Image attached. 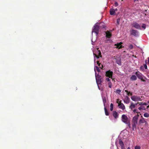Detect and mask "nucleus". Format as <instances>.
Returning <instances> with one entry per match:
<instances>
[{"mask_svg": "<svg viewBox=\"0 0 149 149\" xmlns=\"http://www.w3.org/2000/svg\"><path fill=\"white\" fill-rule=\"evenodd\" d=\"M135 74L138 79H140L141 81L145 82L146 81L145 79H147L139 71L135 73Z\"/></svg>", "mask_w": 149, "mask_h": 149, "instance_id": "nucleus-1", "label": "nucleus"}, {"mask_svg": "<svg viewBox=\"0 0 149 149\" xmlns=\"http://www.w3.org/2000/svg\"><path fill=\"white\" fill-rule=\"evenodd\" d=\"M138 124V119L136 117H133L132 121V126L133 130H134V128H136V125Z\"/></svg>", "mask_w": 149, "mask_h": 149, "instance_id": "nucleus-2", "label": "nucleus"}, {"mask_svg": "<svg viewBox=\"0 0 149 149\" xmlns=\"http://www.w3.org/2000/svg\"><path fill=\"white\" fill-rule=\"evenodd\" d=\"M121 119L122 121L125 124L130 121L127 116L125 114H123L122 116Z\"/></svg>", "mask_w": 149, "mask_h": 149, "instance_id": "nucleus-3", "label": "nucleus"}, {"mask_svg": "<svg viewBox=\"0 0 149 149\" xmlns=\"http://www.w3.org/2000/svg\"><path fill=\"white\" fill-rule=\"evenodd\" d=\"M100 29L99 26L97 25H95L94 26V29L92 31V32H94L95 33L96 35H97L99 33Z\"/></svg>", "mask_w": 149, "mask_h": 149, "instance_id": "nucleus-4", "label": "nucleus"}, {"mask_svg": "<svg viewBox=\"0 0 149 149\" xmlns=\"http://www.w3.org/2000/svg\"><path fill=\"white\" fill-rule=\"evenodd\" d=\"M113 74V72L112 71H110V70H108L106 72L105 76L107 77L111 78V79H112V80H113L112 78Z\"/></svg>", "mask_w": 149, "mask_h": 149, "instance_id": "nucleus-5", "label": "nucleus"}, {"mask_svg": "<svg viewBox=\"0 0 149 149\" xmlns=\"http://www.w3.org/2000/svg\"><path fill=\"white\" fill-rule=\"evenodd\" d=\"M96 81L97 83L100 84L102 81V79L101 76L98 75L96 77Z\"/></svg>", "mask_w": 149, "mask_h": 149, "instance_id": "nucleus-6", "label": "nucleus"}, {"mask_svg": "<svg viewBox=\"0 0 149 149\" xmlns=\"http://www.w3.org/2000/svg\"><path fill=\"white\" fill-rule=\"evenodd\" d=\"M132 26L135 28L139 29H141V27L139 24L136 22H134L132 24Z\"/></svg>", "mask_w": 149, "mask_h": 149, "instance_id": "nucleus-7", "label": "nucleus"}, {"mask_svg": "<svg viewBox=\"0 0 149 149\" xmlns=\"http://www.w3.org/2000/svg\"><path fill=\"white\" fill-rule=\"evenodd\" d=\"M131 99L133 101H134L141 100V99L140 97L135 95L132 96Z\"/></svg>", "mask_w": 149, "mask_h": 149, "instance_id": "nucleus-8", "label": "nucleus"}, {"mask_svg": "<svg viewBox=\"0 0 149 149\" xmlns=\"http://www.w3.org/2000/svg\"><path fill=\"white\" fill-rule=\"evenodd\" d=\"M141 117L142 118L140 119L138 122V125H141L142 123H147V121L146 120L142 117V116H141Z\"/></svg>", "mask_w": 149, "mask_h": 149, "instance_id": "nucleus-9", "label": "nucleus"}, {"mask_svg": "<svg viewBox=\"0 0 149 149\" xmlns=\"http://www.w3.org/2000/svg\"><path fill=\"white\" fill-rule=\"evenodd\" d=\"M130 33L132 35L136 36L138 35V31L134 29H132L130 31Z\"/></svg>", "mask_w": 149, "mask_h": 149, "instance_id": "nucleus-10", "label": "nucleus"}, {"mask_svg": "<svg viewBox=\"0 0 149 149\" xmlns=\"http://www.w3.org/2000/svg\"><path fill=\"white\" fill-rule=\"evenodd\" d=\"M119 143L121 147V149H124V145L123 142L121 140V139H119Z\"/></svg>", "mask_w": 149, "mask_h": 149, "instance_id": "nucleus-11", "label": "nucleus"}, {"mask_svg": "<svg viewBox=\"0 0 149 149\" xmlns=\"http://www.w3.org/2000/svg\"><path fill=\"white\" fill-rule=\"evenodd\" d=\"M118 106L120 108L122 109L123 110L125 109V106L123 103H121L120 102L119 103L118 102Z\"/></svg>", "mask_w": 149, "mask_h": 149, "instance_id": "nucleus-12", "label": "nucleus"}, {"mask_svg": "<svg viewBox=\"0 0 149 149\" xmlns=\"http://www.w3.org/2000/svg\"><path fill=\"white\" fill-rule=\"evenodd\" d=\"M122 42H120L119 43H118L117 44H115V46H116V48H118V49H120L122 48Z\"/></svg>", "mask_w": 149, "mask_h": 149, "instance_id": "nucleus-13", "label": "nucleus"}, {"mask_svg": "<svg viewBox=\"0 0 149 149\" xmlns=\"http://www.w3.org/2000/svg\"><path fill=\"white\" fill-rule=\"evenodd\" d=\"M97 55L96 54H95L94 53L93 54L95 55V56L97 58H99L100 57H102L101 52L99 50H97Z\"/></svg>", "mask_w": 149, "mask_h": 149, "instance_id": "nucleus-14", "label": "nucleus"}, {"mask_svg": "<svg viewBox=\"0 0 149 149\" xmlns=\"http://www.w3.org/2000/svg\"><path fill=\"white\" fill-rule=\"evenodd\" d=\"M139 104V102L134 104L132 103H131V105L130 106V108L132 110V109L135 108L136 106Z\"/></svg>", "mask_w": 149, "mask_h": 149, "instance_id": "nucleus-15", "label": "nucleus"}, {"mask_svg": "<svg viewBox=\"0 0 149 149\" xmlns=\"http://www.w3.org/2000/svg\"><path fill=\"white\" fill-rule=\"evenodd\" d=\"M130 99L128 96H126L125 99L124 100V102L126 104H128L129 103Z\"/></svg>", "mask_w": 149, "mask_h": 149, "instance_id": "nucleus-16", "label": "nucleus"}, {"mask_svg": "<svg viewBox=\"0 0 149 149\" xmlns=\"http://www.w3.org/2000/svg\"><path fill=\"white\" fill-rule=\"evenodd\" d=\"M106 37L108 38H110L111 36V34L109 31H107L106 32Z\"/></svg>", "mask_w": 149, "mask_h": 149, "instance_id": "nucleus-17", "label": "nucleus"}, {"mask_svg": "<svg viewBox=\"0 0 149 149\" xmlns=\"http://www.w3.org/2000/svg\"><path fill=\"white\" fill-rule=\"evenodd\" d=\"M113 116L115 118H116L118 117V114L116 111L113 112Z\"/></svg>", "mask_w": 149, "mask_h": 149, "instance_id": "nucleus-18", "label": "nucleus"}, {"mask_svg": "<svg viewBox=\"0 0 149 149\" xmlns=\"http://www.w3.org/2000/svg\"><path fill=\"white\" fill-rule=\"evenodd\" d=\"M116 14L115 12L114 9L111 8L110 10V14L111 15H115Z\"/></svg>", "mask_w": 149, "mask_h": 149, "instance_id": "nucleus-19", "label": "nucleus"}, {"mask_svg": "<svg viewBox=\"0 0 149 149\" xmlns=\"http://www.w3.org/2000/svg\"><path fill=\"white\" fill-rule=\"evenodd\" d=\"M130 79L132 81H135L137 79L136 76L134 75H132L130 77Z\"/></svg>", "mask_w": 149, "mask_h": 149, "instance_id": "nucleus-20", "label": "nucleus"}, {"mask_svg": "<svg viewBox=\"0 0 149 149\" xmlns=\"http://www.w3.org/2000/svg\"><path fill=\"white\" fill-rule=\"evenodd\" d=\"M116 60V63L119 65H121V61L120 59H117L116 58H115Z\"/></svg>", "mask_w": 149, "mask_h": 149, "instance_id": "nucleus-21", "label": "nucleus"}, {"mask_svg": "<svg viewBox=\"0 0 149 149\" xmlns=\"http://www.w3.org/2000/svg\"><path fill=\"white\" fill-rule=\"evenodd\" d=\"M139 105L140 106H142L143 105H145L146 106L148 105V104L146 103H143V102H141L140 103H139Z\"/></svg>", "mask_w": 149, "mask_h": 149, "instance_id": "nucleus-22", "label": "nucleus"}, {"mask_svg": "<svg viewBox=\"0 0 149 149\" xmlns=\"http://www.w3.org/2000/svg\"><path fill=\"white\" fill-rule=\"evenodd\" d=\"M105 114L106 116H108L109 114V112L108 111L107 109L105 107L104 108Z\"/></svg>", "mask_w": 149, "mask_h": 149, "instance_id": "nucleus-23", "label": "nucleus"}, {"mask_svg": "<svg viewBox=\"0 0 149 149\" xmlns=\"http://www.w3.org/2000/svg\"><path fill=\"white\" fill-rule=\"evenodd\" d=\"M143 116L145 117L148 118L149 117V114L147 113H145L143 114Z\"/></svg>", "mask_w": 149, "mask_h": 149, "instance_id": "nucleus-24", "label": "nucleus"}, {"mask_svg": "<svg viewBox=\"0 0 149 149\" xmlns=\"http://www.w3.org/2000/svg\"><path fill=\"white\" fill-rule=\"evenodd\" d=\"M97 63L98 65V66H99L100 67V68H101V69H102V68L103 67V66L102 65H101L102 67H101L100 66V65H101V63H99V61H97Z\"/></svg>", "mask_w": 149, "mask_h": 149, "instance_id": "nucleus-25", "label": "nucleus"}, {"mask_svg": "<svg viewBox=\"0 0 149 149\" xmlns=\"http://www.w3.org/2000/svg\"><path fill=\"white\" fill-rule=\"evenodd\" d=\"M113 109V104L112 103H111L110 104V110L112 111Z\"/></svg>", "mask_w": 149, "mask_h": 149, "instance_id": "nucleus-26", "label": "nucleus"}, {"mask_svg": "<svg viewBox=\"0 0 149 149\" xmlns=\"http://www.w3.org/2000/svg\"><path fill=\"white\" fill-rule=\"evenodd\" d=\"M126 124H127L128 126L129 127V128H131V124L130 123V121L126 123Z\"/></svg>", "mask_w": 149, "mask_h": 149, "instance_id": "nucleus-27", "label": "nucleus"}, {"mask_svg": "<svg viewBox=\"0 0 149 149\" xmlns=\"http://www.w3.org/2000/svg\"><path fill=\"white\" fill-rule=\"evenodd\" d=\"M129 47L130 49H132L133 48V45L132 44H130L129 46Z\"/></svg>", "mask_w": 149, "mask_h": 149, "instance_id": "nucleus-28", "label": "nucleus"}, {"mask_svg": "<svg viewBox=\"0 0 149 149\" xmlns=\"http://www.w3.org/2000/svg\"><path fill=\"white\" fill-rule=\"evenodd\" d=\"M109 85V87L111 88L112 87V83L111 82H109L108 84Z\"/></svg>", "mask_w": 149, "mask_h": 149, "instance_id": "nucleus-29", "label": "nucleus"}, {"mask_svg": "<svg viewBox=\"0 0 149 149\" xmlns=\"http://www.w3.org/2000/svg\"><path fill=\"white\" fill-rule=\"evenodd\" d=\"M116 93L119 94L121 92V90L120 89H118L116 90Z\"/></svg>", "mask_w": 149, "mask_h": 149, "instance_id": "nucleus-30", "label": "nucleus"}, {"mask_svg": "<svg viewBox=\"0 0 149 149\" xmlns=\"http://www.w3.org/2000/svg\"><path fill=\"white\" fill-rule=\"evenodd\" d=\"M146 25L144 24H143V25L142 26V28H143L144 29H146Z\"/></svg>", "mask_w": 149, "mask_h": 149, "instance_id": "nucleus-31", "label": "nucleus"}, {"mask_svg": "<svg viewBox=\"0 0 149 149\" xmlns=\"http://www.w3.org/2000/svg\"><path fill=\"white\" fill-rule=\"evenodd\" d=\"M145 105H143L141 106V107L142 108V110H145L146 109V107L145 106Z\"/></svg>", "mask_w": 149, "mask_h": 149, "instance_id": "nucleus-32", "label": "nucleus"}, {"mask_svg": "<svg viewBox=\"0 0 149 149\" xmlns=\"http://www.w3.org/2000/svg\"><path fill=\"white\" fill-rule=\"evenodd\" d=\"M125 91L126 92V93H127V94L128 95H129L130 94V92H129L128 91H127V90H125Z\"/></svg>", "mask_w": 149, "mask_h": 149, "instance_id": "nucleus-33", "label": "nucleus"}, {"mask_svg": "<svg viewBox=\"0 0 149 149\" xmlns=\"http://www.w3.org/2000/svg\"><path fill=\"white\" fill-rule=\"evenodd\" d=\"M140 147L136 146L135 147V149H140Z\"/></svg>", "mask_w": 149, "mask_h": 149, "instance_id": "nucleus-34", "label": "nucleus"}, {"mask_svg": "<svg viewBox=\"0 0 149 149\" xmlns=\"http://www.w3.org/2000/svg\"><path fill=\"white\" fill-rule=\"evenodd\" d=\"M95 68H96V69H97V71L98 72H100V70L99 68L98 67H97V66H95Z\"/></svg>", "mask_w": 149, "mask_h": 149, "instance_id": "nucleus-35", "label": "nucleus"}, {"mask_svg": "<svg viewBox=\"0 0 149 149\" xmlns=\"http://www.w3.org/2000/svg\"><path fill=\"white\" fill-rule=\"evenodd\" d=\"M137 111V109H134V110H133V112L134 113H135V112H136L137 113H140V112H138V111Z\"/></svg>", "mask_w": 149, "mask_h": 149, "instance_id": "nucleus-36", "label": "nucleus"}, {"mask_svg": "<svg viewBox=\"0 0 149 149\" xmlns=\"http://www.w3.org/2000/svg\"><path fill=\"white\" fill-rule=\"evenodd\" d=\"M138 113L135 116H134L133 117H136V118H137V119H138V117L139 116V114H138Z\"/></svg>", "mask_w": 149, "mask_h": 149, "instance_id": "nucleus-37", "label": "nucleus"}, {"mask_svg": "<svg viewBox=\"0 0 149 149\" xmlns=\"http://www.w3.org/2000/svg\"><path fill=\"white\" fill-rule=\"evenodd\" d=\"M103 102L104 104V106H105V103L106 102V100L105 99H103Z\"/></svg>", "mask_w": 149, "mask_h": 149, "instance_id": "nucleus-38", "label": "nucleus"}, {"mask_svg": "<svg viewBox=\"0 0 149 149\" xmlns=\"http://www.w3.org/2000/svg\"><path fill=\"white\" fill-rule=\"evenodd\" d=\"M114 6H115L116 7L118 6V3L117 2H115L114 3Z\"/></svg>", "mask_w": 149, "mask_h": 149, "instance_id": "nucleus-39", "label": "nucleus"}, {"mask_svg": "<svg viewBox=\"0 0 149 149\" xmlns=\"http://www.w3.org/2000/svg\"><path fill=\"white\" fill-rule=\"evenodd\" d=\"M144 67L146 69H147V65L146 64H144Z\"/></svg>", "mask_w": 149, "mask_h": 149, "instance_id": "nucleus-40", "label": "nucleus"}, {"mask_svg": "<svg viewBox=\"0 0 149 149\" xmlns=\"http://www.w3.org/2000/svg\"><path fill=\"white\" fill-rule=\"evenodd\" d=\"M109 78H106V81H110V79Z\"/></svg>", "mask_w": 149, "mask_h": 149, "instance_id": "nucleus-41", "label": "nucleus"}, {"mask_svg": "<svg viewBox=\"0 0 149 149\" xmlns=\"http://www.w3.org/2000/svg\"><path fill=\"white\" fill-rule=\"evenodd\" d=\"M138 109L140 110H142V107H141V106H140L138 108Z\"/></svg>", "mask_w": 149, "mask_h": 149, "instance_id": "nucleus-42", "label": "nucleus"}, {"mask_svg": "<svg viewBox=\"0 0 149 149\" xmlns=\"http://www.w3.org/2000/svg\"><path fill=\"white\" fill-rule=\"evenodd\" d=\"M143 68V66H141L140 68V69H142Z\"/></svg>", "mask_w": 149, "mask_h": 149, "instance_id": "nucleus-43", "label": "nucleus"}, {"mask_svg": "<svg viewBox=\"0 0 149 149\" xmlns=\"http://www.w3.org/2000/svg\"><path fill=\"white\" fill-rule=\"evenodd\" d=\"M114 10L115 12V11H117L118 10V9L117 8H116L115 9H114Z\"/></svg>", "mask_w": 149, "mask_h": 149, "instance_id": "nucleus-44", "label": "nucleus"}, {"mask_svg": "<svg viewBox=\"0 0 149 149\" xmlns=\"http://www.w3.org/2000/svg\"><path fill=\"white\" fill-rule=\"evenodd\" d=\"M149 107V105L147 106V107H146V109H148V108Z\"/></svg>", "mask_w": 149, "mask_h": 149, "instance_id": "nucleus-45", "label": "nucleus"}, {"mask_svg": "<svg viewBox=\"0 0 149 149\" xmlns=\"http://www.w3.org/2000/svg\"><path fill=\"white\" fill-rule=\"evenodd\" d=\"M130 95H132V93H130Z\"/></svg>", "mask_w": 149, "mask_h": 149, "instance_id": "nucleus-46", "label": "nucleus"}, {"mask_svg": "<svg viewBox=\"0 0 149 149\" xmlns=\"http://www.w3.org/2000/svg\"><path fill=\"white\" fill-rule=\"evenodd\" d=\"M119 19H117V23L118 24H119V22H118V20H119Z\"/></svg>", "mask_w": 149, "mask_h": 149, "instance_id": "nucleus-47", "label": "nucleus"}, {"mask_svg": "<svg viewBox=\"0 0 149 149\" xmlns=\"http://www.w3.org/2000/svg\"><path fill=\"white\" fill-rule=\"evenodd\" d=\"M148 62L149 63V57H148Z\"/></svg>", "mask_w": 149, "mask_h": 149, "instance_id": "nucleus-48", "label": "nucleus"}, {"mask_svg": "<svg viewBox=\"0 0 149 149\" xmlns=\"http://www.w3.org/2000/svg\"><path fill=\"white\" fill-rule=\"evenodd\" d=\"M127 149H130V148L128 147L127 148Z\"/></svg>", "mask_w": 149, "mask_h": 149, "instance_id": "nucleus-49", "label": "nucleus"}, {"mask_svg": "<svg viewBox=\"0 0 149 149\" xmlns=\"http://www.w3.org/2000/svg\"><path fill=\"white\" fill-rule=\"evenodd\" d=\"M133 56H134V57H135V58H136V56H134V55H133Z\"/></svg>", "mask_w": 149, "mask_h": 149, "instance_id": "nucleus-50", "label": "nucleus"}, {"mask_svg": "<svg viewBox=\"0 0 149 149\" xmlns=\"http://www.w3.org/2000/svg\"><path fill=\"white\" fill-rule=\"evenodd\" d=\"M133 56H134V57H135V58H136V56H134V55H133Z\"/></svg>", "mask_w": 149, "mask_h": 149, "instance_id": "nucleus-51", "label": "nucleus"}, {"mask_svg": "<svg viewBox=\"0 0 149 149\" xmlns=\"http://www.w3.org/2000/svg\"><path fill=\"white\" fill-rule=\"evenodd\" d=\"M148 103H149V101H148Z\"/></svg>", "mask_w": 149, "mask_h": 149, "instance_id": "nucleus-52", "label": "nucleus"}, {"mask_svg": "<svg viewBox=\"0 0 149 149\" xmlns=\"http://www.w3.org/2000/svg\"><path fill=\"white\" fill-rule=\"evenodd\" d=\"M145 61V62H146H146H147V60H146Z\"/></svg>", "mask_w": 149, "mask_h": 149, "instance_id": "nucleus-53", "label": "nucleus"}, {"mask_svg": "<svg viewBox=\"0 0 149 149\" xmlns=\"http://www.w3.org/2000/svg\"><path fill=\"white\" fill-rule=\"evenodd\" d=\"M104 28L105 27H104V26L103 27V28Z\"/></svg>", "mask_w": 149, "mask_h": 149, "instance_id": "nucleus-54", "label": "nucleus"}]
</instances>
